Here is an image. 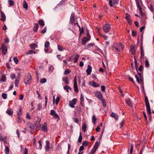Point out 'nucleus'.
<instances>
[{
  "instance_id": "obj_56",
  "label": "nucleus",
  "mask_w": 154,
  "mask_h": 154,
  "mask_svg": "<svg viewBox=\"0 0 154 154\" xmlns=\"http://www.w3.org/2000/svg\"><path fill=\"white\" fill-rule=\"evenodd\" d=\"M17 121L19 123H20L22 122V120L20 118V116H18L17 119Z\"/></svg>"
},
{
  "instance_id": "obj_27",
  "label": "nucleus",
  "mask_w": 154,
  "mask_h": 154,
  "mask_svg": "<svg viewBox=\"0 0 154 154\" xmlns=\"http://www.w3.org/2000/svg\"><path fill=\"white\" fill-rule=\"evenodd\" d=\"M54 69V67L52 65H50L48 67V70L50 72H53Z\"/></svg>"
},
{
  "instance_id": "obj_45",
  "label": "nucleus",
  "mask_w": 154,
  "mask_h": 154,
  "mask_svg": "<svg viewBox=\"0 0 154 154\" xmlns=\"http://www.w3.org/2000/svg\"><path fill=\"white\" fill-rule=\"evenodd\" d=\"M2 97L4 99H6L7 98V94L5 93H3L2 95Z\"/></svg>"
},
{
  "instance_id": "obj_1",
  "label": "nucleus",
  "mask_w": 154,
  "mask_h": 154,
  "mask_svg": "<svg viewBox=\"0 0 154 154\" xmlns=\"http://www.w3.org/2000/svg\"><path fill=\"white\" fill-rule=\"evenodd\" d=\"M32 82V76L30 74L28 73L26 76L24 80V83L26 84H29Z\"/></svg>"
},
{
  "instance_id": "obj_53",
  "label": "nucleus",
  "mask_w": 154,
  "mask_h": 154,
  "mask_svg": "<svg viewBox=\"0 0 154 154\" xmlns=\"http://www.w3.org/2000/svg\"><path fill=\"white\" fill-rule=\"evenodd\" d=\"M50 43L49 42L47 41L45 43V48H48L49 46Z\"/></svg>"
},
{
  "instance_id": "obj_2",
  "label": "nucleus",
  "mask_w": 154,
  "mask_h": 154,
  "mask_svg": "<svg viewBox=\"0 0 154 154\" xmlns=\"http://www.w3.org/2000/svg\"><path fill=\"white\" fill-rule=\"evenodd\" d=\"M145 103L147 112L149 114H151V112L150 106L147 97L146 96H145Z\"/></svg>"
},
{
  "instance_id": "obj_34",
  "label": "nucleus",
  "mask_w": 154,
  "mask_h": 154,
  "mask_svg": "<svg viewBox=\"0 0 154 154\" xmlns=\"http://www.w3.org/2000/svg\"><path fill=\"white\" fill-rule=\"evenodd\" d=\"M79 54H76L74 59V63H76L78 61V60L79 58Z\"/></svg>"
},
{
  "instance_id": "obj_3",
  "label": "nucleus",
  "mask_w": 154,
  "mask_h": 154,
  "mask_svg": "<svg viewBox=\"0 0 154 154\" xmlns=\"http://www.w3.org/2000/svg\"><path fill=\"white\" fill-rule=\"evenodd\" d=\"M99 144V142L96 141L95 142V144H94L93 149L91 150V152H89V154H94V153L97 149H98Z\"/></svg>"
},
{
  "instance_id": "obj_41",
  "label": "nucleus",
  "mask_w": 154,
  "mask_h": 154,
  "mask_svg": "<svg viewBox=\"0 0 154 154\" xmlns=\"http://www.w3.org/2000/svg\"><path fill=\"white\" fill-rule=\"evenodd\" d=\"M39 24L42 26H43L45 25V23L42 20H39L38 21Z\"/></svg>"
},
{
  "instance_id": "obj_32",
  "label": "nucleus",
  "mask_w": 154,
  "mask_h": 154,
  "mask_svg": "<svg viewBox=\"0 0 154 154\" xmlns=\"http://www.w3.org/2000/svg\"><path fill=\"white\" fill-rule=\"evenodd\" d=\"M63 89L65 91H66L67 92H69V91L68 89H69L70 90L71 89V88L68 85H66L64 86L63 87Z\"/></svg>"
},
{
  "instance_id": "obj_60",
  "label": "nucleus",
  "mask_w": 154,
  "mask_h": 154,
  "mask_svg": "<svg viewBox=\"0 0 154 154\" xmlns=\"http://www.w3.org/2000/svg\"><path fill=\"white\" fill-rule=\"evenodd\" d=\"M60 100V98L59 97H57L56 99V101L55 103L56 104V105H57L58 104Z\"/></svg>"
},
{
  "instance_id": "obj_38",
  "label": "nucleus",
  "mask_w": 154,
  "mask_h": 154,
  "mask_svg": "<svg viewBox=\"0 0 154 154\" xmlns=\"http://www.w3.org/2000/svg\"><path fill=\"white\" fill-rule=\"evenodd\" d=\"M74 91L76 92H78L79 91V89L78 87V85L77 84L74 85Z\"/></svg>"
},
{
  "instance_id": "obj_51",
  "label": "nucleus",
  "mask_w": 154,
  "mask_h": 154,
  "mask_svg": "<svg viewBox=\"0 0 154 154\" xmlns=\"http://www.w3.org/2000/svg\"><path fill=\"white\" fill-rule=\"evenodd\" d=\"M145 66L147 67H149V63L148 61V60H146L145 62Z\"/></svg>"
},
{
  "instance_id": "obj_54",
  "label": "nucleus",
  "mask_w": 154,
  "mask_h": 154,
  "mask_svg": "<svg viewBox=\"0 0 154 154\" xmlns=\"http://www.w3.org/2000/svg\"><path fill=\"white\" fill-rule=\"evenodd\" d=\"M88 141H85L83 142L82 145L83 146H86L88 145Z\"/></svg>"
},
{
  "instance_id": "obj_15",
  "label": "nucleus",
  "mask_w": 154,
  "mask_h": 154,
  "mask_svg": "<svg viewBox=\"0 0 154 154\" xmlns=\"http://www.w3.org/2000/svg\"><path fill=\"white\" fill-rule=\"evenodd\" d=\"M87 68V69L86 70V72L88 75H90L91 74V73L92 71V68L91 66L90 65H88V66Z\"/></svg>"
},
{
  "instance_id": "obj_22",
  "label": "nucleus",
  "mask_w": 154,
  "mask_h": 154,
  "mask_svg": "<svg viewBox=\"0 0 154 154\" xmlns=\"http://www.w3.org/2000/svg\"><path fill=\"white\" fill-rule=\"evenodd\" d=\"M27 126L31 130H33L34 127L33 124L31 123H28L27 124Z\"/></svg>"
},
{
  "instance_id": "obj_13",
  "label": "nucleus",
  "mask_w": 154,
  "mask_h": 154,
  "mask_svg": "<svg viewBox=\"0 0 154 154\" xmlns=\"http://www.w3.org/2000/svg\"><path fill=\"white\" fill-rule=\"evenodd\" d=\"M42 130L45 132L48 131L47 124L46 122H44L42 125Z\"/></svg>"
},
{
  "instance_id": "obj_64",
  "label": "nucleus",
  "mask_w": 154,
  "mask_h": 154,
  "mask_svg": "<svg viewBox=\"0 0 154 154\" xmlns=\"http://www.w3.org/2000/svg\"><path fill=\"white\" fill-rule=\"evenodd\" d=\"M132 35L133 36H136L137 35L136 32L134 31H132Z\"/></svg>"
},
{
  "instance_id": "obj_43",
  "label": "nucleus",
  "mask_w": 154,
  "mask_h": 154,
  "mask_svg": "<svg viewBox=\"0 0 154 154\" xmlns=\"http://www.w3.org/2000/svg\"><path fill=\"white\" fill-rule=\"evenodd\" d=\"M16 77V75L14 73H12L10 75V78L12 80L14 79Z\"/></svg>"
},
{
  "instance_id": "obj_50",
  "label": "nucleus",
  "mask_w": 154,
  "mask_h": 154,
  "mask_svg": "<svg viewBox=\"0 0 154 154\" xmlns=\"http://www.w3.org/2000/svg\"><path fill=\"white\" fill-rule=\"evenodd\" d=\"M140 54H141V57H140V59L142 60L143 58V57L144 55V51H143L142 50L141 51Z\"/></svg>"
},
{
  "instance_id": "obj_30",
  "label": "nucleus",
  "mask_w": 154,
  "mask_h": 154,
  "mask_svg": "<svg viewBox=\"0 0 154 154\" xmlns=\"http://www.w3.org/2000/svg\"><path fill=\"white\" fill-rule=\"evenodd\" d=\"M6 81V75L5 74H3L1 76V79L0 80V81H2L3 82H5Z\"/></svg>"
},
{
  "instance_id": "obj_19",
  "label": "nucleus",
  "mask_w": 154,
  "mask_h": 154,
  "mask_svg": "<svg viewBox=\"0 0 154 154\" xmlns=\"http://www.w3.org/2000/svg\"><path fill=\"white\" fill-rule=\"evenodd\" d=\"M126 103L130 106H132V104L131 102L130 99L129 98H127L125 100Z\"/></svg>"
},
{
  "instance_id": "obj_16",
  "label": "nucleus",
  "mask_w": 154,
  "mask_h": 154,
  "mask_svg": "<svg viewBox=\"0 0 154 154\" xmlns=\"http://www.w3.org/2000/svg\"><path fill=\"white\" fill-rule=\"evenodd\" d=\"M110 116L111 117L114 118L116 121L118 120V119L119 116L116 113L114 112H112L111 114L110 115Z\"/></svg>"
},
{
  "instance_id": "obj_6",
  "label": "nucleus",
  "mask_w": 154,
  "mask_h": 154,
  "mask_svg": "<svg viewBox=\"0 0 154 154\" xmlns=\"http://www.w3.org/2000/svg\"><path fill=\"white\" fill-rule=\"evenodd\" d=\"M111 26L110 25L107 23L105 24L103 26V30L105 33H107L110 30Z\"/></svg>"
},
{
  "instance_id": "obj_23",
  "label": "nucleus",
  "mask_w": 154,
  "mask_h": 154,
  "mask_svg": "<svg viewBox=\"0 0 154 154\" xmlns=\"http://www.w3.org/2000/svg\"><path fill=\"white\" fill-rule=\"evenodd\" d=\"M62 80L66 84H68L69 83V81L68 80V77H63L62 78Z\"/></svg>"
},
{
  "instance_id": "obj_17",
  "label": "nucleus",
  "mask_w": 154,
  "mask_h": 154,
  "mask_svg": "<svg viewBox=\"0 0 154 154\" xmlns=\"http://www.w3.org/2000/svg\"><path fill=\"white\" fill-rule=\"evenodd\" d=\"M50 143L48 140H47L46 142V145L45 147V149L46 152L49 151V149L50 148L49 146Z\"/></svg>"
},
{
  "instance_id": "obj_48",
  "label": "nucleus",
  "mask_w": 154,
  "mask_h": 154,
  "mask_svg": "<svg viewBox=\"0 0 154 154\" xmlns=\"http://www.w3.org/2000/svg\"><path fill=\"white\" fill-rule=\"evenodd\" d=\"M84 100V96L82 94H81L80 98V102L81 104L83 102Z\"/></svg>"
},
{
  "instance_id": "obj_14",
  "label": "nucleus",
  "mask_w": 154,
  "mask_h": 154,
  "mask_svg": "<svg viewBox=\"0 0 154 154\" xmlns=\"http://www.w3.org/2000/svg\"><path fill=\"white\" fill-rule=\"evenodd\" d=\"M90 39V38H87L86 37H84L82 39V44L83 45H85L86 42Z\"/></svg>"
},
{
  "instance_id": "obj_36",
  "label": "nucleus",
  "mask_w": 154,
  "mask_h": 154,
  "mask_svg": "<svg viewBox=\"0 0 154 154\" xmlns=\"http://www.w3.org/2000/svg\"><path fill=\"white\" fill-rule=\"evenodd\" d=\"M136 4L137 7L139 8V9L140 11H141V10L142 9V8H141L140 6L139 3L138 1L137 0H136Z\"/></svg>"
},
{
  "instance_id": "obj_39",
  "label": "nucleus",
  "mask_w": 154,
  "mask_h": 154,
  "mask_svg": "<svg viewBox=\"0 0 154 154\" xmlns=\"http://www.w3.org/2000/svg\"><path fill=\"white\" fill-rule=\"evenodd\" d=\"M118 46L120 48V50H123L124 48V45L121 43H118Z\"/></svg>"
},
{
  "instance_id": "obj_26",
  "label": "nucleus",
  "mask_w": 154,
  "mask_h": 154,
  "mask_svg": "<svg viewBox=\"0 0 154 154\" xmlns=\"http://www.w3.org/2000/svg\"><path fill=\"white\" fill-rule=\"evenodd\" d=\"M38 28V25L37 23H36L35 24L34 27L33 28V30L35 32H36Z\"/></svg>"
},
{
  "instance_id": "obj_37",
  "label": "nucleus",
  "mask_w": 154,
  "mask_h": 154,
  "mask_svg": "<svg viewBox=\"0 0 154 154\" xmlns=\"http://www.w3.org/2000/svg\"><path fill=\"white\" fill-rule=\"evenodd\" d=\"M82 129L83 132H85L86 130V125L85 123H84L82 127Z\"/></svg>"
},
{
  "instance_id": "obj_55",
  "label": "nucleus",
  "mask_w": 154,
  "mask_h": 154,
  "mask_svg": "<svg viewBox=\"0 0 154 154\" xmlns=\"http://www.w3.org/2000/svg\"><path fill=\"white\" fill-rule=\"evenodd\" d=\"M38 108H37L38 110H40L41 109L42 107L41 103H39L38 104Z\"/></svg>"
},
{
  "instance_id": "obj_8",
  "label": "nucleus",
  "mask_w": 154,
  "mask_h": 154,
  "mask_svg": "<svg viewBox=\"0 0 154 154\" xmlns=\"http://www.w3.org/2000/svg\"><path fill=\"white\" fill-rule=\"evenodd\" d=\"M2 53L4 55L5 54L7 51V46L5 45V44H2Z\"/></svg>"
},
{
  "instance_id": "obj_52",
  "label": "nucleus",
  "mask_w": 154,
  "mask_h": 154,
  "mask_svg": "<svg viewBox=\"0 0 154 154\" xmlns=\"http://www.w3.org/2000/svg\"><path fill=\"white\" fill-rule=\"evenodd\" d=\"M13 60L14 61L16 64H17L18 63L19 60L17 57H14Z\"/></svg>"
},
{
  "instance_id": "obj_44",
  "label": "nucleus",
  "mask_w": 154,
  "mask_h": 154,
  "mask_svg": "<svg viewBox=\"0 0 154 154\" xmlns=\"http://www.w3.org/2000/svg\"><path fill=\"white\" fill-rule=\"evenodd\" d=\"M82 137L81 134V133H80V135L79 136V137L78 140V142L79 143H81L82 141Z\"/></svg>"
},
{
  "instance_id": "obj_63",
  "label": "nucleus",
  "mask_w": 154,
  "mask_h": 154,
  "mask_svg": "<svg viewBox=\"0 0 154 154\" xmlns=\"http://www.w3.org/2000/svg\"><path fill=\"white\" fill-rule=\"evenodd\" d=\"M101 90L103 91H104L105 89V87L104 85L101 86Z\"/></svg>"
},
{
  "instance_id": "obj_7",
  "label": "nucleus",
  "mask_w": 154,
  "mask_h": 154,
  "mask_svg": "<svg viewBox=\"0 0 154 154\" xmlns=\"http://www.w3.org/2000/svg\"><path fill=\"white\" fill-rule=\"evenodd\" d=\"M77 101L76 98H74L69 102V105L72 108L75 107L74 105L76 104Z\"/></svg>"
},
{
  "instance_id": "obj_31",
  "label": "nucleus",
  "mask_w": 154,
  "mask_h": 154,
  "mask_svg": "<svg viewBox=\"0 0 154 154\" xmlns=\"http://www.w3.org/2000/svg\"><path fill=\"white\" fill-rule=\"evenodd\" d=\"M23 7L24 8L26 9H27L28 8V5L25 0H24L23 1Z\"/></svg>"
},
{
  "instance_id": "obj_57",
  "label": "nucleus",
  "mask_w": 154,
  "mask_h": 154,
  "mask_svg": "<svg viewBox=\"0 0 154 154\" xmlns=\"http://www.w3.org/2000/svg\"><path fill=\"white\" fill-rule=\"evenodd\" d=\"M70 71L69 69H66L64 72V74L66 75L68 74L70 72Z\"/></svg>"
},
{
  "instance_id": "obj_20",
  "label": "nucleus",
  "mask_w": 154,
  "mask_h": 154,
  "mask_svg": "<svg viewBox=\"0 0 154 154\" xmlns=\"http://www.w3.org/2000/svg\"><path fill=\"white\" fill-rule=\"evenodd\" d=\"M13 111L10 108H8L6 111V113L10 116H11L13 114Z\"/></svg>"
},
{
  "instance_id": "obj_25",
  "label": "nucleus",
  "mask_w": 154,
  "mask_h": 154,
  "mask_svg": "<svg viewBox=\"0 0 154 154\" xmlns=\"http://www.w3.org/2000/svg\"><path fill=\"white\" fill-rule=\"evenodd\" d=\"M29 46L31 48L35 49V48H38V45L36 44L33 43L30 45Z\"/></svg>"
},
{
  "instance_id": "obj_24",
  "label": "nucleus",
  "mask_w": 154,
  "mask_h": 154,
  "mask_svg": "<svg viewBox=\"0 0 154 154\" xmlns=\"http://www.w3.org/2000/svg\"><path fill=\"white\" fill-rule=\"evenodd\" d=\"M0 13L2 16V19L1 20L2 21H5L6 20V16L4 12L1 11Z\"/></svg>"
},
{
  "instance_id": "obj_4",
  "label": "nucleus",
  "mask_w": 154,
  "mask_h": 154,
  "mask_svg": "<svg viewBox=\"0 0 154 154\" xmlns=\"http://www.w3.org/2000/svg\"><path fill=\"white\" fill-rule=\"evenodd\" d=\"M118 43L113 44L112 46V49L114 51L119 52L120 51V48L118 46Z\"/></svg>"
},
{
  "instance_id": "obj_47",
  "label": "nucleus",
  "mask_w": 154,
  "mask_h": 154,
  "mask_svg": "<svg viewBox=\"0 0 154 154\" xmlns=\"http://www.w3.org/2000/svg\"><path fill=\"white\" fill-rule=\"evenodd\" d=\"M100 100L102 101V103L103 107H106V104L104 99H103L102 100Z\"/></svg>"
},
{
  "instance_id": "obj_61",
  "label": "nucleus",
  "mask_w": 154,
  "mask_h": 154,
  "mask_svg": "<svg viewBox=\"0 0 154 154\" xmlns=\"http://www.w3.org/2000/svg\"><path fill=\"white\" fill-rule=\"evenodd\" d=\"M119 0H113L112 1L113 4H116L118 3Z\"/></svg>"
},
{
  "instance_id": "obj_40",
  "label": "nucleus",
  "mask_w": 154,
  "mask_h": 154,
  "mask_svg": "<svg viewBox=\"0 0 154 154\" xmlns=\"http://www.w3.org/2000/svg\"><path fill=\"white\" fill-rule=\"evenodd\" d=\"M148 8L152 12L154 11V8L151 4H150L148 6Z\"/></svg>"
},
{
  "instance_id": "obj_28",
  "label": "nucleus",
  "mask_w": 154,
  "mask_h": 154,
  "mask_svg": "<svg viewBox=\"0 0 154 154\" xmlns=\"http://www.w3.org/2000/svg\"><path fill=\"white\" fill-rule=\"evenodd\" d=\"M139 72L138 73V75H139ZM135 77L138 83L139 84H140V76L139 75H135Z\"/></svg>"
},
{
  "instance_id": "obj_9",
  "label": "nucleus",
  "mask_w": 154,
  "mask_h": 154,
  "mask_svg": "<svg viewBox=\"0 0 154 154\" xmlns=\"http://www.w3.org/2000/svg\"><path fill=\"white\" fill-rule=\"evenodd\" d=\"M96 95L100 100H102V99H103V98L102 94L100 91L97 92L96 94Z\"/></svg>"
},
{
  "instance_id": "obj_62",
  "label": "nucleus",
  "mask_w": 154,
  "mask_h": 154,
  "mask_svg": "<svg viewBox=\"0 0 154 154\" xmlns=\"http://www.w3.org/2000/svg\"><path fill=\"white\" fill-rule=\"evenodd\" d=\"M79 30L80 31V34H82L84 32V29L83 27H82V29L79 28Z\"/></svg>"
},
{
  "instance_id": "obj_12",
  "label": "nucleus",
  "mask_w": 154,
  "mask_h": 154,
  "mask_svg": "<svg viewBox=\"0 0 154 154\" xmlns=\"http://www.w3.org/2000/svg\"><path fill=\"white\" fill-rule=\"evenodd\" d=\"M90 84L94 87H98L100 86L99 84L93 81L90 82Z\"/></svg>"
},
{
  "instance_id": "obj_11",
  "label": "nucleus",
  "mask_w": 154,
  "mask_h": 154,
  "mask_svg": "<svg viewBox=\"0 0 154 154\" xmlns=\"http://www.w3.org/2000/svg\"><path fill=\"white\" fill-rule=\"evenodd\" d=\"M139 75L140 76V83L142 84V88L143 92V93L145 92L144 90V83H143V78L141 76V73H139Z\"/></svg>"
},
{
  "instance_id": "obj_5",
  "label": "nucleus",
  "mask_w": 154,
  "mask_h": 154,
  "mask_svg": "<svg viewBox=\"0 0 154 154\" xmlns=\"http://www.w3.org/2000/svg\"><path fill=\"white\" fill-rule=\"evenodd\" d=\"M50 115L53 116L54 118L56 119H57V121H58L60 120V117L56 113L55 111L54 110L52 109L51 110Z\"/></svg>"
},
{
  "instance_id": "obj_46",
  "label": "nucleus",
  "mask_w": 154,
  "mask_h": 154,
  "mask_svg": "<svg viewBox=\"0 0 154 154\" xmlns=\"http://www.w3.org/2000/svg\"><path fill=\"white\" fill-rule=\"evenodd\" d=\"M47 80L45 78L41 79L40 80V82L41 83H44L46 82Z\"/></svg>"
},
{
  "instance_id": "obj_29",
  "label": "nucleus",
  "mask_w": 154,
  "mask_h": 154,
  "mask_svg": "<svg viewBox=\"0 0 154 154\" xmlns=\"http://www.w3.org/2000/svg\"><path fill=\"white\" fill-rule=\"evenodd\" d=\"M57 49L59 51H62L65 50V49L61 45H57Z\"/></svg>"
},
{
  "instance_id": "obj_21",
  "label": "nucleus",
  "mask_w": 154,
  "mask_h": 154,
  "mask_svg": "<svg viewBox=\"0 0 154 154\" xmlns=\"http://www.w3.org/2000/svg\"><path fill=\"white\" fill-rule=\"evenodd\" d=\"M131 52L133 55H134L135 54V46L133 45H131L130 47Z\"/></svg>"
},
{
  "instance_id": "obj_58",
  "label": "nucleus",
  "mask_w": 154,
  "mask_h": 154,
  "mask_svg": "<svg viewBox=\"0 0 154 154\" xmlns=\"http://www.w3.org/2000/svg\"><path fill=\"white\" fill-rule=\"evenodd\" d=\"M96 120V119L94 116H93L92 117V122L93 123H95Z\"/></svg>"
},
{
  "instance_id": "obj_49",
  "label": "nucleus",
  "mask_w": 154,
  "mask_h": 154,
  "mask_svg": "<svg viewBox=\"0 0 154 154\" xmlns=\"http://www.w3.org/2000/svg\"><path fill=\"white\" fill-rule=\"evenodd\" d=\"M8 2L9 4L11 6H13L14 5V2L12 0H8Z\"/></svg>"
},
{
  "instance_id": "obj_33",
  "label": "nucleus",
  "mask_w": 154,
  "mask_h": 154,
  "mask_svg": "<svg viewBox=\"0 0 154 154\" xmlns=\"http://www.w3.org/2000/svg\"><path fill=\"white\" fill-rule=\"evenodd\" d=\"M22 113L21 109L20 108H19L17 111V114L18 116H20Z\"/></svg>"
},
{
  "instance_id": "obj_42",
  "label": "nucleus",
  "mask_w": 154,
  "mask_h": 154,
  "mask_svg": "<svg viewBox=\"0 0 154 154\" xmlns=\"http://www.w3.org/2000/svg\"><path fill=\"white\" fill-rule=\"evenodd\" d=\"M9 151V149L8 146H5V154H8Z\"/></svg>"
},
{
  "instance_id": "obj_59",
  "label": "nucleus",
  "mask_w": 154,
  "mask_h": 154,
  "mask_svg": "<svg viewBox=\"0 0 154 154\" xmlns=\"http://www.w3.org/2000/svg\"><path fill=\"white\" fill-rule=\"evenodd\" d=\"M47 30L46 26H45V28L42 30V33L44 34L46 32Z\"/></svg>"
},
{
  "instance_id": "obj_35",
  "label": "nucleus",
  "mask_w": 154,
  "mask_h": 154,
  "mask_svg": "<svg viewBox=\"0 0 154 154\" xmlns=\"http://www.w3.org/2000/svg\"><path fill=\"white\" fill-rule=\"evenodd\" d=\"M35 54L36 52L33 50H30L29 51H28L26 53V54L27 55L31 54Z\"/></svg>"
},
{
  "instance_id": "obj_18",
  "label": "nucleus",
  "mask_w": 154,
  "mask_h": 154,
  "mask_svg": "<svg viewBox=\"0 0 154 154\" xmlns=\"http://www.w3.org/2000/svg\"><path fill=\"white\" fill-rule=\"evenodd\" d=\"M75 21V19L74 17V14L72 13L70 19V22L71 23H73Z\"/></svg>"
},
{
  "instance_id": "obj_10",
  "label": "nucleus",
  "mask_w": 154,
  "mask_h": 154,
  "mask_svg": "<svg viewBox=\"0 0 154 154\" xmlns=\"http://www.w3.org/2000/svg\"><path fill=\"white\" fill-rule=\"evenodd\" d=\"M125 18L127 19L129 24L131 25L132 23V21L130 19V15L128 14H126Z\"/></svg>"
}]
</instances>
